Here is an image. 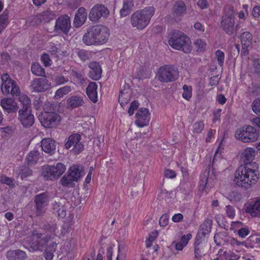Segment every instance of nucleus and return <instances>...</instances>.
I'll return each mask as SVG.
<instances>
[{
	"label": "nucleus",
	"mask_w": 260,
	"mask_h": 260,
	"mask_svg": "<svg viewBox=\"0 0 260 260\" xmlns=\"http://www.w3.org/2000/svg\"><path fill=\"white\" fill-rule=\"evenodd\" d=\"M41 61L46 67H50L52 63L49 55L45 53H43L41 55Z\"/></svg>",
	"instance_id": "obj_50"
},
{
	"label": "nucleus",
	"mask_w": 260,
	"mask_h": 260,
	"mask_svg": "<svg viewBox=\"0 0 260 260\" xmlns=\"http://www.w3.org/2000/svg\"><path fill=\"white\" fill-rule=\"evenodd\" d=\"M18 120L24 127H29L34 123V116L31 110H19L18 111Z\"/></svg>",
	"instance_id": "obj_15"
},
{
	"label": "nucleus",
	"mask_w": 260,
	"mask_h": 260,
	"mask_svg": "<svg viewBox=\"0 0 260 260\" xmlns=\"http://www.w3.org/2000/svg\"><path fill=\"white\" fill-rule=\"evenodd\" d=\"M98 85L95 82L90 83L86 88V94L90 100L94 103L98 101Z\"/></svg>",
	"instance_id": "obj_30"
},
{
	"label": "nucleus",
	"mask_w": 260,
	"mask_h": 260,
	"mask_svg": "<svg viewBox=\"0 0 260 260\" xmlns=\"http://www.w3.org/2000/svg\"><path fill=\"white\" fill-rule=\"evenodd\" d=\"M110 37L109 29L104 25H95L88 28L83 37L86 45H100L106 43Z\"/></svg>",
	"instance_id": "obj_2"
},
{
	"label": "nucleus",
	"mask_w": 260,
	"mask_h": 260,
	"mask_svg": "<svg viewBox=\"0 0 260 260\" xmlns=\"http://www.w3.org/2000/svg\"><path fill=\"white\" fill-rule=\"evenodd\" d=\"M43 97L41 96H36L35 97L34 101H33V105L35 108L38 110L40 109V108L42 106Z\"/></svg>",
	"instance_id": "obj_54"
},
{
	"label": "nucleus",
	"mask_w": 260,
	"mask_h": 260,
	"mask_svg": "<svg viewBox=\"0 0 260 260\" xmlns=\"http://www.w3.org/2000/svg\"><path fill=\"white\" fill-rule=\"evenodd\" d=\"M154 12L153 7H147L136 11L131 17V25L138 29H143L149 23Z\"/></svg>",
	"instance_id": "obj_4"
},
{
	"label": "nucleus",
	"mask_w": 260,
	"mask_h": 260,
	"mask_svg": "<svg viewBox=\"0 0 260 260\" xmlns=\"http://www.w3.org/2000/svg\"><path fill=\"white\" fill-rule=\"evenodd\" d=\"M71 91V88L70 86L66 85L60 87L56 91L54 98L57 100L59 99L62 98L64 95L68 94Z\"/></svg>",
	"instance_id": "obj_39"
},
{
	"label": "nucleus",
	"mask_w": 260,
	"mask_h": 260,
	"mask_svg": "<svg viewBox=\"0 0 260 260\" xmlns=\"http://www.w3.org/2000/svg\"><path fill=\"white\" fill-rule=\"evenodd\" d=\"M44 110L39 117L42 125L45 128L55 127L61 121L60 116L56 112L47 111L45 107Z\"/></svg>",
	"instance_id": "obj_8"
},
{
	"label": "nucleus",
	"mask_w": 260,
	"mask_h": 260,
	"mask_svg": "<svg viewBox=\"0 0 260 260\" xmlns=\"http://www.w3.org/2000/svg\"><path fill=\"white\" fill-rule=\"evenodd\" d=\"M51 241V236L34 232L30 241V245L34 250H43L46 248L48 243Z\"/></svg>",
	"instance_id": "obj_9"
},
{
	"label": "nucleus",
	"mask_w": 260,
	"mask_h": 260,
	"mask_svg": "<svg viewBox=\"0 0 260 260\" xmlns=\"http://www.w3.org/2000/svg\"><path fill=\"white\" fill-rule=\"evenodd\" d=\"M31 71L33 74L38 76H44L45 75L44 69L37 63H34L31 65Z\"/></svg>",
	"instance_id": "obj_41"
},
{
	"label": "nucleus",
	"mask_w": 260,
	"mask_h": 260,
	"mask_svg": "<svg viewBox=\"0 0 260 260\" xmlns=\"http://www.w3.org/2000/svg\"><path fill=\"white\" fill-rule=\"evenodd\" d=\"M252 36L248 31H245L241 35V42L242 46L241 54L246 55L248 54V48L252 43Z\"/></svg>",
	"instance_id": "obj_23"
},
{
	"label": "nucleus",
	"mask_w": 260,
	"mask_h": 260,
	"mask_svg": "<svg viewBox=\"0 0 260 260\" xmlns=\"http://www.w3.org/2000/svg\"><path fill=\"white\" fill-rule=\"evenodd\" d=\"M9 11L8 9H5L0 17V34L3 30L6 28L10 22Z\"/></svg>",
	"instance_id": "obj_33"
},
{
	"label": "nucleus",
	"mask_w": 260,
	"mask_h": 260,
	"mask_svg": "<svg viewBox=\"0 0 260 260\" xmlns=\"http://www.w3.org/2000/svg\"><path fill=\"white\" fill-rule=\"evenodd\" d=\"M41 147L45 152L53 154L55 151V142L50 138L43 139L41 141Z\"/></svg>",
	"instance_id": "obj_26"
},
{
	"label": "nucleus",
	"mask_w": 260,
	"mask_h": 260,
	"mask_svg": "<svg viewBox=\"0 0 260 260\" xmlns=\"http://www.w3.org/2000/svg\"><path fill=\"white\" fill-rule=\"evenodd\" d=\"M168 43L173 49L182 50L185 53L191 51L190 38L183 32L177 30L172 31L169 35Z\"/></svg>",
	"instance_id": "obj_3"
},
{
	"label": "nucleus",
	"mask_w": 260,
	"mask_h": 260,
	"mask_svg": "<svg viewBox=\"0 0 260 260\" xmlns=\"http://www.w3.org/2000/svg\"><path fill=\"white\" fill-rule=\"evenodd\" d=\"M164 175L167 178L174 179L176 177V173L172 170L166 169L165 171Z\"/></svg>",
	"instance_id": "obj_62"
},
{
	"label": "nucleus",
	"mask_w": 260,
	"mask_h": 260,
	"mask_svg": "<svg viewBox=\"0 0 260 260\" xmlns=\"http://www.w3.org/2000/svg\"><path fill=\"white\" fill-rule=\"evenodd\" d=\"M242 226V223L240 221H233L231 224V231H233L234 233L237 232L240 230L241 227Z\"/></svg>",
	"instance_id": "obj_55"
},
{
	"label": "nucleus",
	"mask_w": 260,
	"mask_h": 260,
	"mask_svg": "<svg viewBox=\"0 0 260 260\" xmlns=\"http://www.w3.org/2000/svg\"><path fill=\"white\" fill-rule=\"evenodd\" d=\"M129 98L130 96L128 93L120 91L118 98V102L121 106H123L125 104H127L129 100Z\"/></svg>",
	"instance_id": "obj_46"
},
{
	"label": "nucleus",
	"mask_w": 260,
	"mask_h": 260,
	"mask_svg": "<svg viewBox=\"0 0 260 260\" xmlns=\"http://www.w3.org/2000/svg\"><path fill=\"white\" fill-rule=\"evenodd\" d=\"M109 13V9L105 5L96 4L90 10L88 18L92 22H97L101 18H107Z\"/></svg>",
	"instance_id": "obj_11"
},
{
	"label": "nucleus",
	"mask_w": 260,
	"mask_h": 260,
	"mask_svg": "<svg viewBox=\"0 0 260 260\" xmlns=\"http://www.w3.org/2000/svg\"><path fill=\"white\" fill-rule=\"evenodd\" d=\"M68 102L69 106L72 109L81 106L84 103L82 98L78 95H73L71 96L68 100Z\"/></svg>",
	"instance_id": "obj_34"
},
{
	"label": "nucleus",
	"mask_w": 260,
	"mask_h": 260,
	"mask_svg": "<svg viewBox=\"0 0 260 260\" xmlns=\"http://www.w3.org/2000/svg\"><path fill=\"white\" fill-rule=\"evenodd\" d=\"M48 51L49 52L51 53L52 55H56L57 53L59 52V49L53 43H51L49 44V47Z\"/></svg>",
	"instance_id": "obj_59"
},
{
	"label": "nucleus",
	"mask_w": 260,
	"mask_h": 260,
	"mask_svg": "<svg viewBox=\"0 0 260 260\" xmlns=\"http://www.w3.org/2000/svg\"><path fill=\"white\" fill-rule=\"evenodd\" d=\"M0 56L2 64H5L9 63L11 57L8 53L3 52L0 54Z\"/></svg>",
	"instance_id": "obj_60"
},
{
	"label": "nucleus",
	"mask_w": 260,
	"mask_h": 260,
	"mask_svg": "<svg viewBox=\"0 0 260 260\" xmlns=\"http://www.w3.org/2000/svg\"><path fill=\"white\" fill-rule=\"evenodd\" d=\"M252 110L256 114H260V100H256L253 102Z\"/></svg>",
	"instance_id": "obj_58"
},
{
	"label": "nucleus",
	"mask_w": 260,
	"mask_h": 260,
	"mask_svg": "<svg viewBox=\"0 0 260 260\" xmlns=\"http://www.w3.org/2000/svg\"><path fill=\"white\" fill-rule=\"evenodd\" d=\"M71 75L79 84H82L85 81L84 73L82 71L73 69L71 71Z\"/></svg>",
	"instance_id": "obj_37"
},
{
	"label": "nucleus",
	"mask_w": 260,
	"mask_h": 260,
	"mask_svg": "<svg viewBox=\"0 0 260 260\" xmlns=\"http://www.w3.org/2000/svg\"><path fill=\"white\" fill-rule=\"evenodd\" d=\"M183 92L182 96L184 99L189 101L192 96V87L190 86L184 85L182 87Z\"/></svg>",
	"instance_id": "obj_43"
},
{
	"label": "nucleus",
	"mask_w": 260,
	"mask_h": 260,
	"mask_svg": "<svg viewBox=\"0 0 260 260\" xmlns=\"http://www.w3.org/2000/svg\"><path fill=\"white\" fill-rule=\"evenodd\" d=\"M212 224V221L211 220L209 219H206L200 225V230L196 236L205 239L206 235H208L211 232Z\"/></svg>",
	"instance_id": "obj_27"
},
{
	"label": "nucleus",
	"mask_w": 260,
	"mask_h": 260,
	"mask_svg": "<svg viewBox=\"0 0 260 260\" xmlns=\"http://www.w3.org/2000/svg\"><path fill=\"white\" fill-rule=\"evenodd\" d=\"M79 58L82 61L84 62L88 60L91 56V52L83 49H79L77 52Z\"/></svg>",
	"instance_id": "obj_42"
},
{
	"label": "nucleus",
	"mask_w": 260,
	"mask_h": 260,
	"mask_svg": "<svg viewBox=\"0 0 260 260\" xmlns=\"http://www.w3.org/2000/svg\"><path fill=\"white\" fill-rule=\"evenodd\" d=\"M71 21L67 15L59 17L56 20L54 31L57 33L67 34L71 28Z\"/></svg>",
	"instance_id": "obj_13"
},
{
	"label": "nucleus",
	"mask_w": 260,
	"mask_h": 260,
	"mask_svg": "<svg viewBox=\"0 0 260 260\" xmlns=\"http://www.w3.org/2000/svg\"><path fill=\"white\" fill-rule=\"evenodd\" d=\"M210 169H207L205 171L202 172L200 178L199 186L200 189L203 191L205 190L206 192L213 186V184L209 180Z\"/></svg>",
	"instance_id": "obj_18"
},
{
	"label": "nucleus",
	"mask_w": 260,
	"mask_h": 260,
	"mask_svg": "<svg viewBox=\"0 0 260 260\" xmlns=\"http://www.w3.org/2000/svg\"><path fill=\"white\" fill-rule=\"evenodd\" d=\"M19 101L22 104V108L20 110H31V101L29 98L26 95H22L19 98Z\"/></svg>",
	"instance_id": "obj_38"
},
{
	"label": "nucleus",
	"mask_w": 260,
	"mask_h": 260,
	"mask_svg": "<svg viewBox=\"0 0 260 260\" xmlns=\"http://www.w3.org/2000/svg\"><path fill=\"white\" fill-rule=\"evenodd\" d=\"M132 10V8L123 4V7L120 11V16L123 17L127 16L131 13Z\"/></svg>",
	"instance_id": "obj_57"
},
{
	"label": "nucleus",
	"mask_w": 260,
	"mask_h": 260,
	"mask_svg": "<svg viewBox=\"0 0 260 260\" xmlns=\"http://www.w3.org/2000/svg\"><path fill=\"white\" fill-rule=\"evenodd\" d=\"M258 168L257 164L241 166L235 172L233 182L239 187L245 189L250 188L257 181Z\"/></svg>",
	"instance_id": "obj_1"
},
{
	"label": "nucleus",
	"mask_w": 260,
	"mask_h": 260,
	"mask_svg": "<svg viewBox=\"0 0 260 260\" xmlns=\"http://www.w3.org/2000/svg\"><path fill=\"white\" fill-rule=\"evenodd\" d=\"M55 15L54 12L50 11H46L41 13L37 16V22L39 23H46L54 19Z\"/></svg>",
	"instance_id": "obj_32"
},
{
	"label": "nucleus",
	"mask_w": 260,
	"mask_h": 260,
	"mask_svg": "<svg viewBox=\"0 0 260 260\" xmlns=\"http://www.w3.org/2000/svg\"><path fill=\"white\" fill-rule=\"evenodd\" d=\"M234 23H235L234 16H233V14H232L231 15L229 16V32L230 31H231V34L233 35V36L236 35V34H237V27L238 26H236V28L235 29L233 27L232 28H231L230 27V25H233Z\"/></svg>",
	"instance_id": "obj_53"
},
{
	"label": "nucleus",
	"mask_w": 260,
	"mask_h": 260,
	"mask_svg": "<svg viewBox=\"0 0 260 260\" xmlns=\"http://www.w3.org/2000/svg\"><path fill=\"white\" fill-rule=\"evenodd\" d=\"M0 105L5 113H16L18 107L17 103L12 98H4L1 101Z\"/></svg>",
	"instance_id": "obj_17"
},
{
	"label": "nucleus",
	"mask_w": 260,
	"mask_h": 260,
	"mask_svg": "<svg viewBox=\"0 0 260 260\" xmlns=\"http://www.w3.org/2000/svg\"><path fill=\"white\" fill-rule=\"evenodd\" d=\"M6 257L8 260H25L26 254L24 251L19 249L10 250L7 251Z\"/></svg>",
	"instance_id": "obj_28"
},
{
	"label": "nucleus",
	"mask_w": 260,
	"mask_h": 260,
	"mask_svg": "<svg viewBox=\"0 0 260 260\" xmlns=\"http://www.w3.org/2000/svg\"><path fill=\"white\" fill-rule=\"evenodd\" d=\"M53 81L56 85L59 86L67 83L69 79L67 76L59 74L54 76Z\"/></svg>",
	"instance_id": "obj_44"
},
{
	"label": "nucleus",
	"mask_w": 260,
	"mask_h": 260,
	"mask_svg": "<svg viewBox=\"0 0 260 260\" xmlns=\"http://www.w3.org/2000/svg\"><path fill=\"white\" fill-rule=\"evenodd\" d=\"M81 140V136L78 134H74L70 136L65 143V148L67 149L73 147L72 151L75 154H79L84 148V145Z\"/></svg>",
	"instance_id": "obj_12"
},
{
	"label": "nucleus",
	"mask_w": 260,
	"mask_h": 260,
	"mask_svg": "<svg viewBox=\"0 0 260 260\" xmlns=\"http://www.w3.org/2000/svg\"><path fill=\"white\" fill-rule=\"evenodd\" d=\"M75 181L67 173L60 180V183L65 187H73L75 186Z\"/></svg>",
	"instance_id": "obj_36"
},
{
	"label": "nucleus",
	"mask_w": 260,
	"mask_h": 260,
	"mask_svg": "<svg viewBox=\"0 0 260 260\" xmlns=\"http://www.w3.org/2000/svg\"><path fill=\"white\" fill-rule=\"evenodd\" d=\"M46 229L50 233V235L48 236H51V239H52L56 236V230L57 229L56 224L54 223L48 224L46 225Z\"/></svg>",
	"instance_id": "obj_52"
},
{
	"label": "nucleus",
	"mask_w": 260,
	"mask_h": 260,
	"mask_svg": "<svg viewBox=\"0 0 260 260\" xmlns=\"http://www.w3.org/2000/svg\"><path fill=\"white\" fill-rule=\"evenodd\" d=\"M205 239L196 237L194 243V257L197 259L200 258L204 255Z\"/></svg>",
	"instance_id": "obj_24"
},
{
	"label": "nucleus",
	"mask_w": 260,
	"mask_h": 260,
	"mask_svg": "<svg viewBox=\"0 0 260 260\" xmlns=\"http://www.w3.org/2000/svg\"><path fill=\"white\" fill-rule=\"evenodd\" d=\"M90 70L88 76L93 80H98L101 77L102 69L99 62L96 61L91 62L88 66Z\"/></svg>",
	"instance_id": "obj_20"
},
{
	"label": "nucleus",
	"mask_w": 260,
	"mask_h": 260,
	"mask_svg": "<svg viewBox=\"0 0 260 260\" xmlns=\"http://www.w3.org/2000/svg\"><path fill=\"white\" fill-rule=\"evenodd\" d=\"M50 86V83L46 78H38L30 82L29 89L32 92H42L49 89Z\"/></svg>",
	"instance_id": "obj_14"
},
{
	"label": "nucleus",
	"mask_w": 260,
	"mask_h": 260,
	"mask_svg": "<svg viewBox=\"0 0 260 260\" xmlns=\"http://www.w3.org/2000/svg\"><path fill=\"white\" fill-rule=\"evenodd\" d=\"M192 132L196 134H200L204 128V123L202 120H199L193 124Z\"/></svg>",
	"instance_id": "obj_45"
},
{
	"label": "nucleus",
	"mask_w": 260,
	"mask_h": 260,
	"mask_svg": "<svg viewBox=\"0 0 260 260\" xmlns=\"http://www.w3.org/2000/svg\"><path fill=\"white\" fill-rule=\"evenodd\" d=\"M246 212L252 217L260 216V198L249 202L246 206Z\"/></svg>",
	"instance_id": "obj_21"
},
{
	"label": "nucleus",
	"mask_w": 260,
	"mask_h": 260,
	"mask_svg": "<svg viewBox=\"0 0 260 260\" xmlns=\"http://www.w3.org/2000/svg\"><path fill=\"white\" fill-rule=\"evenodd\" d=\"M137 119L135 123L139 127L147 125L150 121V116L147 108H142L138 111L136 114Z\"/></svg>",
	"instance_id": "obj_16"
},
{
	"label": "nucleus",
	"mask_w": 260,
	"mask_h": 260,
	"mask_svg": "<svg viewBox=\"0 0 260 260\" xmlns=\"http://www.w3.org/2000/svg\"><path fill=\"white\" fill-rule=\"evenodd\" d=\"M156 77L158 80L162 83L175 81L179 77L178 68L171 64L162 66L158 69Z\"/></svg>",
	"instance_id": "obj_5"
},
{
	"label": "nucleus",
	"mask_w": 260,
	"mask_h": 260,
	"mask_svg": "<svg viewBox=\"0 0 260 260\" xmlns=\"http://www.w3.org/2000/svg\"><path fill=\"white\" fill-rule=\"evenodd\" d=\"M18 173L22 180L30 176L32 174V171L25 166H22L19 168Z\"/></svg>",
	"instance_id": "obj_40"
},
{
	"label": "nucleus",
	"mask_w": 260,
	"mask_h": 260,
	"mask_svg": "<svg viewBox=\"0 0 260 260\" xmlns=\"http://www.w3.org/2000/svg\"><path fill=\"white\" fill-rule=\"evenodd\" d=\"M35 213L37 216H42L46 212L49 202V195L48 192H44L35 196Z\"/></svg>",
	"instance_id": "obj_10"
},
{
	"label": "nucleus",
	"mask_w": 260,
	"mask_h": 260,
	"mask_svg": "<svg viewBox=\"0 0 260 260\" xmlns=\"http://www.w3.org/2000/svg\"><path fill=\"white\" fill-rule=\"evenodd\" d=\"M173 14L175 17H182L186 11V7L185 3L181 1H176L172 8Z\"/></svg>",
	"instance_id": "obj_29"
},
{
	"label": "nucleus",
	"mask_w": 260,
	"mask_h": 260,
	"mask_svg": "<svg viewBox=\"0 0 260 260\" xmlns=\"http://www.w3.org/2000/svg\"><path fill=\"white\" fill-rule=\"evenodd\" d=\"M10 93H11L13 96L19 95L20 89L19 87L16 84L15 82L10 89Z\"/></svg>",
	"instance_id": "obj_64"
},
{
	"label": "nucleus",
	"mask_w": 260,
	"mask_h": 260,
	"mask_svg": "<svg viewBox=\"0 0 260 260\" xmlns=\"http://www.w3.org/2000/svg\"><path fill=\"white\" fill-rule=\"evenodd\" d=\"M255 152L253 148H247L245 149L241 155V158L244 163V166L257 164L255 162H253V160L255 157Z\"/></svg>",
	"instance_id": "obj_25"
},
{
	"label": "nucleus",
	"mask_w": 260,
	"mask_h": 260,
	"mask_svg": "<svg viewBox=\"0 0 260 260\" xmlns=\"http://www.w3.org/2000/svg\"><path fill=\"white\" fill-rule=\"evenodd\" d=\"M64 164L58 162L55 165H45L41 170V174L45 180H54L60 177L66 171Z\"/></svg>",
	"instance_id": "obj_6"
},
{
	"label": "nucleus",
	"mask_w": 260,
	"mask_h": 260,
	"mask_svg": "<svg viewBox=\"0 0 260 260\" xmlns=\"http://www.w3.org/2000/svg\"><path fill=\"white\" fill-rule=\"evenodd\" d=\"M215 219L219 226L225 230L227 229V222L225 218L222 214H218L215 216Z\"/></svg>",
	"instance_id": "obj_48"
},
{
	"label": "nucleus",
	"mask_w": 260,
	"mask_h": 260,
	"mask_svg": "<svg viewBox=\"0 0 260 260\" xmlns=\"http://www.w3.org/2000/svg\"><path fill=\"white\" fill-rule=\"evenodd\" d=\"M0 182L3 184H6L11 187H14L13 179L6 176H2Z\"/></svg>",
	"instance_id": "obj_56"
},
{
	"label": "nucleus",
	"mask_w": 260,
	"mask_h": 260,
	"mask_svg": "<svg viewBox=\"0 0 260 260\" xmlns=\"http://www.w3.org/2000/svg\"><path fill=\"white\" fill-rule=\"evenodd\" d=\"M169 222V216L167 214L162 215L159 220V225L161 226H166Z\"/></svg>",
	"instance_id": "obj_61"
},
{
	"label": "nucleus",
	"mask_w": 260,
	"mask_h": 260,
	"mask_svg": "<svg viewBox=\"0 0 260 260\" xmlns=\"http://www.w3.org/2000/svg\"><path fill=\"white\" fill-rule=\"evenodd\" d=\"M241 194L238 191L233 190L229 194V200L232 202H237L241 199Z\"/></svg>",
	"instance_id": "obj_47"
},
{
	"label": "nucleus",
	"mask_w": 260,
	"mask_h": 260,
	"mask_svg": "<svg viewBox=\"0 0 260 260\" xmlns=\"http://www.w3.org/2000/svg\"><path fill=\"white\" fill-rule=\"evenodd\" d=\"M67 173L70 175L76 182L83 175L82 170L78 165H74L69 169Z\"/></svg>",
	"instance_id": "obj_31"
},
{
	"label": "nucleus",
	"mask_w": 260,
	"mask_h": 260,
	"mask_svg": "<svg viewBox=\"0 0 260 260\" xmlns=\"http://www.w3.org/2000/svg\"><path fill=\"white\" fill-rule=\"evenodd\" d=\"M259 137L258 132L251 125H245L239 128L235 133V137L244 143L255 141Z\"/></svg>",
	"instance_id": "obj_7"
},
{
	"label": "nucleus",
	"mask_w": 260,
	"mask_h": 260,
	"mask_svg": "<svg viewBox=\"0 0 260 260\" xmlns=\"http://www.w3.org/2000/svg\"><path fill=\"white\" fill-rule=\"evenodd\" d=\"M191 237L192 235L190 233L184 235L181 237L180 242L183 244L184 246H186Z\"/></svg>",
	"instance_id": "obj_63"
},
{
	"label": "nucleus",
	"mask_w": 260,
	"mask_h": 260,
	"mask_svg": "<svg viewBox=\"0 0 260 260\" xmlns=\"http://www.w3.org/2000/svg\"><path fill=\"white\" fill-rule=\"evenodd\" d=\"M40 153L37 150L31 151L26 156V161L28 165L31 166L36 164L39 158Z\"/></svg>",
	"instance_id": "obj_35"
},
{
	"label": "nucleus",
	"mask_w": 260,
	"mask_h": 260,
	"mask_svg": "<svg viewBox=\"0 0 260 260\" xmlns=\"http://www.w3.org/2000/svg\"><path fill=\"white\" fill-rule=\"evenodd\" d=\"M87 13L84 7H80L77 11L74 20L73 24L76 27H80L85 22L87 19Z\"/></svg>",
	"instance_id": "obj_22"
},
{
	"label": "nucleus",
	"mask_w": 260,
	"mask_h": 260,
	"mask_svg": "<svg viewBox=\"0 0 260 260\" xmlns=\"http://www.w3.org/2000/svg\"><path fill=\"white\" fill-rule=\"evenodd\" d=\"M194 44L198 51H204L205 49L206 44L203 39L195 40Z\"/></svg>",
	"instance_id": "obj_49"
},
{
	"label": "nucleus",
	"mask_w": 260,
	"mask_h": 260,
	"mask_svg": "<svg viewBox=\"0 0 260 260\" xmlns=\"http://www.w3.org/2000/svg\"><path fill=\"white\" fill-rule=\"evenodd\" d=\"M223 149L222 143L220 142L213 158V164H215L218 159L220 158L221 151Z\"/></svg>",
	"instance_id": "obj_51"
},
{
	"label": "nucleus",
	"mask_w": 260,
	"mask_h": 260,
	"mask_svg": "<svg viewBox=\"0 0 260 260\" xmlns=\"http://www.w3.org/2000/svg\"><path fill=\"white\" fill-rule=\"evenodd\" d=\"M1 80L2 82L1 86L2 92L4 95H7L10 93V89L15 83V82L7 73L2 75Z\"/></svg>",
	"instance_id": "obj_19"
}]
</instances>
